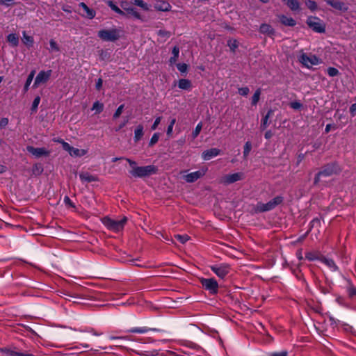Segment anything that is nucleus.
<instances>
[{
	"instance_id": "26",
	"label": "nucleus",
	"mask_w": 356,
	"mask_h": 356,
	"mask_svg": "<svg viewBox=\"0 0 356 356\" xmlns=\"http://www.w3.org/2000/svg\"><path fill=\"white\" fill-rule=\"evenodd\" d=\"M143 136V127L142 125H138L136 127L134 131V140L136 142L140 140Z\"/></svg>"
},
{
	"instance_id": "34",
	"label": "nucleus",
	"mask_w": 356,
	"mask_h": 356,
	"mask_svg": "<svg viewBox=\"0 0 356 356\" xmlns=\"http://www.w3.org/2000/svg\"><path fill=\"white\" fill-rule=\"evenodd\" d=\"M134 3L143 8L144 10H149V6L143 0H132Z\"/></svg>"
},
{
	"instance_id": "35",
	"label": "nucleus",
	"mask_w": 356,
	"mask_h": 356,
	"mask_svg": "<svg viewBox=\"0 0 356 356\" xmlns=\"http://www.w3.org/2000/svg\"><path fill=\"white\" fill-rule=\"evenodd\" d=\"M49 51L51 52H58L60 51V48L56 42L54 40H51L49 41Z\"/></svg>"
},
{
	"instance_id": "60",
	"label": "nucleus",
	"mask_w": 356,
	"mask_h": 356,
	"mask_svg": "<svg viewBox=\"0 0 356 356\" xmlns=\"http://www.w3.org/2000/svg\"><path fill=\"white\" fill-rule=\"evenodd\" d=\"M13 3V0H0V4L10 6Z\"/></svg>"
},
{
	"instance_id": "51",
	"label": "nucleus",
	"mask_w": 356,
	"mask_h": 356,
	"mask_svg": "<svg viewBox=\"0 0 356 356\" xmlns=\"http://www.w3.org/2000/svg\"><path fill=\"white\" fill-rule=\"evenodd\" d=\"M60 144L62 145L63 149L70 153L72 147L70 146L69 143L65 142L63 140H60Z\"/></svg>"
},
{
	"instance_id": "32",
	"label": "nucleus",
	"mask_w": 356,
	"mask_h": 356,
	"mask_svg": "<svg viewBox=\"0 0 356 356\" xmlns=\"http://www.w3.org/2000/svg\"><path fill=\"white\" fill-rule=\"evenodd\" d=\"M34 76H35V71L33 70L30 74L28 76V78L26 79V81L25 83V85H24V90L25 92H26L29 89V87L30 86V84L31 83L33 78H34Z\"/></svg>"
},
{
	"instance_id": "23",
	"label": "nucleus",
	"mask_w": 356,
	"mask_h": 356,
	"mask_svg": "<svg viewBox=\"0 0 356 356\" xmlns=\"http://www.w3.org/2000/svg\"><path fill=\"white\" fill-rule=\"evenodd\" d=\"M285 3L293 11L298 10L300 9V3L296 0H284Z\"/></svg>"
},
{
	"instance_id": "53",
	"label": "nucleus",
	"mask_w": 356,
	"mask_h": 356,
	"mask_svg": "<svg viewBox=\"0 0 356 356\" xmlns=\"http://www.w3.org/2000/svg\"><path fill=\"white\" fill-rule=\"evenodd\" d=\"M250 90L248 87H243L238 88V93L242 96H246L248 95Z\"/></svg>"
},
{
	"instance_id": "41",
	"label": "nucleus",
	"mask_w": 356,
	"mask_h": 356,
	"mask_svg": "<svg viewBox=\"0 0 356 356\" xmlns=\"http://www.w3.org/2000/svg\"><path fill=\"white\" fill-rule=\"evenodd\" d=\"M202 128V122H200L197 124L195 129L192 132V137L193 139L196 138L197 136L200 134L201 130Z\"/></svg>"
},
{
	"instance_id": "29",
	"label": "nucleus",
	"mask_w": 356,
	"mask_h": 356,
	"mask_svg": "<svg viewBox=\"0 0 356 356\" xmlns=\"http://www.w3.org/2000/svg\"><path fill=\"white\" fill-rule=\"evenodd\" d=\"M259 30L261 33L265 34H271L273 33V28L271 26L266 24H261Z\"/></svg>"
},
{
	"instance_id": "15",
	"label": "nucleus",
	"mask_w": 356,
	"mask_h": 356,
	"mask_svg": "<svg viewBox=\"0 0 356 356\" xmlns=\"http://www.w3.org/2000/svg\"><path fill=\"white\" fill-rule=\"evenodd\" d=\"M27 151L37 158L49 155V152L43 147L35 148L32 146H28Z\"/></svg>"
},
{
	"instance_id": "8",
	"label": "nucleus",
	"mask_w": 356,
	"mask_h": 356,
	"mask_svg": "<svg viewBox=\"0 0 356 356\" xmlns=\"http://www.w3.org/2000/svg\"><path fill=\"white\" fill-rule=\"evenodd\" d=\"M307 25L317 33H323L325 26L323 21L316 17H309L307 19Z\"/></svg>"
},
{
	"instance_id": "52",
	"label": "nucleus",
	"mask_w": 356,
	"mask_h": 356,
	"mask_svg": "<svg viewBox=\"0 0 356 356\" xmlns=\"http://www.w3.org/2000/svg\"><path fill=\"white\" fill-rule=\"evenodd\" d=\"M290 106L293 109L298 110L302 106V104L300 102H293L290 103Z\"/></svg>"
},
{
	"instance_id": "13",
	"label": "nucleus",
	"mask_w": 356,
	"mask_h": 356,
	"mask_svg": "<svg viewBox=\"0 0 356 356\" xmlns=\"http://www.w3.org/2000/svg\"><path fill=\"white\" fill-rule=\"evenodd\" d=\"M327 4L332 6L336 10L341 13L346 12L348 9V6L344 2L340 0H324Z\"/></svg>"
},
{
	"instance_id": "16",
	"label": "nucleus",
	"mask_w": 356,
	"mask_h": 356,
	"mask_svg": "<svg viewBox=\"0 0 356 356\" xmlns=\"http://www.w3.org/2000/svg\"><path fill=\"white\" fill-rule=\"evenodd\" d=\"M280 22L287 26H294L296 24V22L291 17L286 16L284 15H280L278 16Z\"/></svg>"
},
{
	"instance_id": "12",
	"label": "nucleus",
	"mask_w": 356,
	"mask_h": 356,
	"mask_svg": "<svg viewBox=\"0 0 356 356\" xmlns=\"http://www.w3.org/2000/svg\"><path fill=\"white\" fill-rule=\"evenodd\" d=\"M51 70L40 71L35 77V81L33 83V87L37 88L40 84L46 83L49 80V79L51 76Z\"/></svg>"
},
{
	"instance_id": "36",
	"label": "nucleus",
	"mask_w": 356,
	"mask_h": 356,
	"mask_svg": "<svg viewBox=\"0 0 356 356\" xmlns=\"http://www.w3.org/2000/svg\"><path fill=\"white\" fill-rule=\"evenodd\" d=\"M347 292L350 297L356 296V288L349 281H348V285L347 286Z\"/></svg>"
},
{
	"instance_id": "55",
	"label": "nucleus",
	"mask_w": 356,
	"mask_h": 356,
	"mask_svg": "<svg viewBox=\"0 0 356 356\" xmlns=\"http://www.w3.org/2000/svg\"><path fill=\"white\" fill-rule=\"evenodd\" d=\"M8 124V119L6 118H1L0 120V128H4Z\"/></svg>"
},
{
	"instance_id": "62",
	"label": "nucleus",
	"mask_w": 356,
	"mask_h": 356,
	"mask_svg": "<svg viewBox=\"0 0 356 356\" xmlns=\"http://www.w3.org/2000/svg\"><path fill=\"white\" fill-rule=\"evenodd\" d=\"M64 202H65V203L67 205L72 206V201L70 200V199L69 198V197L65 196V197H64Z\"/></svg>"
},
{
	"instance_id": "14",
	"label": "nucleus",
	"mask_w": 356,
	"mask_h": 356,
	"mask_svg": "<svg viewBox=\"0 0 356 356\" xmlns=\"http://www.w3.org/2000/svg\"><path fill=\"white\" fill-rule=\"evenodd\" d=\"M221 151L218 148H211L204 151L202 153V158L204 161H209L213 157H216L220 154Z\"/></svg>"
},
{
	"instance_id": "57",
	"label": "nucleus",
	"mask_w": 356,
	"mask_h": 356,
	"mask_svg": "<svg viewBox=\"0 0 356 356\" xmlns=\"http://www.w3.org/2000/svg\"><path fill=\"white\" fill-rule=\"evenodd\" d=\"M287 355H288V353L286 351H281V352H278V353H272L269 356H287Z\"/></svg>"
},
{
	"instance_id": "44",
	"label": "nucleus",
	"mask_w": 356,
	"mask_h": 356,
	"mask_svg": "<svg viewBox=\"0 0 356 356\" xmlns=\"http://www.w3.org/2000/svg\"><path fill=\"white\" fill-rule=\"evenodd\" d=\"M158 35L159 37H161L162 39H163L164 40H165L167 38H168L170 36V33L165 30H159L158 31Z\"/></svg>"
},
{
	"instance_id": "61",
	"label": "nucleus",
	"mask_w": 356,
	"mask_h": 356,
	"mask_svg": "<svg viewBox=\"0 0 356 356\" xmlns=\"http://www.w3.org/2000/svg\"><path fill=\"white\" fill-rule=\"evenodd\" d=\"M103 81L102 79H99L96 83V88L100 90L102 86Z\"/></svg>"
},
{
	"instance_id": "48",
	"label": "nucleus",
	"mask_w": 356,
	"mask_h": 356,
	"mask_svg": "<svg viewBox=\"0 0 356 356\" xmlns=\"http://www.w3.org/2000/svg\"><path fill=\"white\" fill-rule=\"evenodd\" d=\"M177 67L178 70L182 73H185L188 69V65L185 63H178Z\"/></svg>"
},
{
	"instance_id": "10",
	"label": "nucleus",
	"mask_w": 356,
	"mask_h": 356,
	"mask_svg": "<svg viewBox=\"0 0 356 356\" xmlns=\"http://www.w3.org/2000/svg\"><path fill=\"white\" fill-rule=\"evenodd\" d=\"M244 178V173L236 172L228 174L221 178L220 182L224 184H230L238 181L242 180Z\"/></svg>"
},
{
	"instance_id": "50",
	"label": "nucleus",
	"mask_w": 356,
	"mask_h": 356,
	"mask_svg": "<svg viewBox=\"0 0 356 356\" xmlns=\"http://www.w3.org/2000/svg\"><path fill=\"white\" fill-rule=\"evenodd\" d=\"M159 138V134L155 133L153 134V136L151 138V140L149 141V145H153L155 143H156Z\"/></svg>"
},
{
	"instance_id": "11",
	"label": "nucleus",
	"mask_w": 356,
	"mask_h": 356,
	"mask_svg": "<svg viewBox=\"0 0 356 356\" xmlns=\"http://www.w3.org/2000/svg\"><path fill=\"white\" fill-rule=\"evenodd\" d=\"M207 168H202L200 170L192 172L184 175V179L188 183H193L202 177L207 172Z\"/></svg>"
},
{
	"instance_id": "21",
	"label": "nucleus",
	"mask_w": 356,
	"mask_h": 356,
	"mask_svg": "<svg viewBox=\"0 0 356 356\" xmlns=\"http://www.w3.org/2000/svg\"><path fill=\"white\" fill-rule=\"evenodd\" d=\"M86 153L87 151L86 149L74 148L72 147L69 154L71 156L81 157L86 155Z\"/></svg>"
},
{
	"instance_id": "45",
	"label": "nucleus",
	"mask_w": 356,
	"mask_h": 356,
	"mask_svg": "<svg viewBox=\"0 0 356 356\" xmlns=\"http://www.w3.org/2000/svg\"><path fill=\"white\" fill-rule=\"evenodd\" d=\"M40 102V97L39 96L36 97L32 104L31 110L33 112H35L37 111L38 106Z\"/></svg>"
},
{
	"instance_id": "59",
	"label": "nucleus",
	"mask_w": 356,
	"mask_h": 356,
	"mask_svg": "<svg viewBox=\"0 0 356 356\" xmlns=\"http://www.w3.org/2000/svg\"><path fill=\"white\" fill-rule=\"evenodd\" d=\"M8 354L10 356H22V353L10 350L8 352Z\"/></svg>"
},
{
	"instance_id": "63",
	"label": "nucleus",
	"mask_w": 356,
	"mask_h": 356,
	"mask_svg": "<svg viewBox=\"0 0 356 356\" xmlns=\"http://www.w3.org/2000/svg\"><path fill=\"white\" fill-rule=\"evenodd\" d=\"M272 136H273V134L270 131H268L265 134V138L266 139L270 138L272 137Z\"/></svg>"
},
{
	"instance_id": "46",
	"label": "nucleus",
	"mask_w": 356,
	"mask_h": 356,
	"mask_svg": "<svg viewBox=\"0 0 356 356\" xmlns=\"http://www.w3.org/2000/svg\"><path fill=\"white\" fill-rule=\"evenodd\" d=\"M327 73L330 76H335L339 74V70L334 67H328L327 70Z\"/></svg>"
},
{
	"instance_id": "1",
	"label": "nucleus",
	"mask_w": 356,
	"mask_h": 356,
	"mask_svg": "<svg viewBox=\"0 0 356 356\" xmlns=\"http://www.w3.org/2000/svg\"><path fill=\"white\" fill-rule=\"evenodd\" d=\"M131 167V175L134 177H144L154 174L156 168L154 165L136 166V163L129 159H126Z\"/></svg>"
},
{
	"instance_id": "30",
	"label": "nucleus",
	"mask_w": 356,
	"mask_h": 356,
	"mask_svg": "<svg viewBox=\"0 0 356 356\" xmlns=\"http://www.w3.org/2000/svg\"><path fill=\"white\" fill-rule=\"evenodd\" d=\"M92 110L95 111V113H100L104 110V104L97 101L93 104Z\"/></svg>"
},
{
	"instance_id": "18",
	"label": "nucleus",
	"mask_w": 356,
	"mask_h": 356,
	"mask_svg": "<svg viewBox=\"0 0 356 356\" xmlns=\"http://www.w3.org/2000/svg\"><path fill=\"white\" fill-rule=\"evenodd\" d=\"M79 7H81L85 13L84 14H83V16L89 19H92L95 17V12L93 10L89 8L86 3L83 2L80 3Z\"/></svg>"
},
{
	"instance_id": "54",
	"label": "nucleus",
	"mask_w": 356,
	"mask_h": 356,
	"mask_svg": "<svg viewBox=\"0 0 356 356\" xmlns=\"http://www.w3.org/2000/svg\"><path fill=\"white\" fill-rule=\"evenodd\" d=\"M161 118H161V116H159V117H158V118H156V120H155V121H154V124H152V127H151V129H152V130H155V129L157 128L158 125H159V123L161 122Z\"/></svg>"
},
{
	"instance_id": "37",
	"label": "nucleus",
	"mask_w": 356,
	"mask_h": 356,
	"mask_svg": "<svg viewBox=\"0 0 356 356\" xmlns=\"http://www.w3.org/2000/svg\"><path fill=\"white\" fill-rule=\"evenodd\" d=\"M252 149V144L250 141H247L244 145L243 156L246 158Z\"/></svg>"
},
{
	"instance_id": "64",
	"label": "nucleus",
	"mask_w": 356,
	"mask_h": 356,
	"mask_svg": "<svg viewBox=\"0 0 356 356\" xmlns=\"http://www.w3.org/2000/svg\"><path fill=\"white\" fill-rule=\"evenodd\" d=\"M332 127V125L331 124H327L325 127V131L326 133H328L331 130Z\"/></svg>"
},
{
	"instance_id": "49",
	"label": "nucleus",
	"mask_w": 356,
	"mask_h": 356,
	"mask_svg": "<svg viewBox=\"0 0 356 356\" xmlns=\"http://www.w3.org/2000/svg\"><path fill=\"white\" fill-rule=\"evenodd\" d=\"M127 11L129 14L133 15L134 17H136L137 19H140V14L136 10H135L134 8H129L127 9Z\"/></svg>"
},
{
	"instance_id": "17",
	"label": "nucleus",
	"mask_w": 356,
	"mask_h": 356,
	"mask_svg": "<svg viewBox=\"0 0 356 356\" xmlns=\"http://www.w3.org/2000/svg\"><path fill=\"white\" fill-rule=\"evenodd\" d=\"M154 8L156 10L159 11H168L171 6L169 3L164 1H157L154 4Z\"/></svg>"
},
{
	"instance_id": "40",
	"label": "nucleus",
	"mask_w": 356,
	"mask_h": 356,
	"mask_svg": "<svg viewBox=\"0 0 356 356\" xmlns=\"http://www.w3.org/2000/svg\"><path fill=\"white\" fill-rule=\"evenodd\" d=\"M260 95H261L260 89L257 90L252 97V105H256L258 103L259 98H260Z\"/></svg>"
},
{
	"instance_id": "33",
	"label": "nucleus",
	"mask_w": 356,
	"mask_h": 356,
	"mask_svg": "<svg viewBox=\"0 0 356 356\" xmlns=\"http://www.w3.org/2000/svg\"><path fill=\"white\" fill-rule=\"evenodd\" d=\"M150 329L146 327H134L129 330H128L129 332H133V333H140L143 334L147 332Z\"/></svg>"
},
{
	"instance_id": "22",
	"label": "nucleus",
	"mask_w": 356,
	"mask_h": 356,
	"mask_svg": "<svg viewBox=\"0 0 356 356\" xmlns=\"http://www.w3.org/2000/svg\"><path fill=\"white\" fill-rule=\"evenodd\" d=\"M22 40L23 43L28 47H32L34 42L33 38L31 35H26L25 31H23L22 33Z\"/></svg>"
},
{
	"instance_id": "19",
	"label": "nucleus",
	"mask_w": 356,
	"mask_h": 356,
	"mask_svg": "<svg viewBox=\"0 0 356 356\" xmlns=\"http://www.w3.org/2000/svg\"><path fill=\"white\" fill-rule=\"evenodd\" d=\"M178 87L182 90H190L192 88V83L188 79H181L178 81Z\"/></svg>"
},
{
	"instance_id": "20",
	"label": "nucleus",
	"mask_w": 356,
	"mask_h": 356,
	"mask_svg": "<svg viewBox=\"0 0 356 356\" xmlns=\"http://www.w3.org/2000/svg\"><path fill=\"white\" fill-rule=\"evenodd\" d=\"M321 261L324 263L331 270L336 271L338 270L337 266L335 264L332 259L323 257L321 258Z\"/></svg>"
},
{
	"instance_id": "42",
	"label": "nucleus",
	"mask_w": 356,
	"mask_h": 356,
	"mask_svg": "<svg viewBox=\"0 0 356 356\" xmlns=\"http://www.w3.org/2000/svg\"><path fill=\"white\" fill-rule=\"evenodd\" d=\"M175 122H176V119L175 118L171 119L170 124L168 125V129H167V131H166L167 132V135L169 137L172 136V131H173V127H174Z\"/></svg>"
},
{
	"instance_id": "39",
	"label": "nucleus",
	"mask_w": 356,
	"mask_h": 356,
	"mask_svg": "<svg viewBox=\"0 0 356 356\" xmlns=\"http://www.w3.org/2000/svg\"><path fill=\"white\" fill-rule=\"evenodd\" d=\"M271 113H272L271 111H268V113L266 115V116L261 120V128L263 130L265 129L268 126V121L270 116Z\"/></svg>"
},
{
	"instance_id": "5",
	"label": "nucleus",
	"mask_w": 356,
	"mask_h": 356,
	"mask_svg": "<svg viewBox=\"0 0 356 356\" xmlns=\"http://www.w3.org/2000/svg\"><path fill=\"white\" fill-rule=\"evenodd\" d=\"M98 36L104 41L113 42L120 38L119 31L117 29H103L98 32Z\"/></svg>"
},
{
	"instance_id": "4",
	"label": "nucleus",
	"mask_w": 356,
	"mask_h": 356,
	"mask_svg": "<svg viewBox=\"0 0 356 356\" xmlns=\"http://www.w3.org/2000/svg\"><path fill=\"white\" fill-rule=\"evenodd\" d=\"M282 202V197L278 196L270 200L267 203L258 202L256 206V211L259 212L270 211L280 204Z\"/></svg>"
},
{
	"instance_id": "9",
	"label": "nucleus",
	"mask_w": 356,
	"mask_h": 356,
	"mask_svg": "<svg viewBox=\"0 0 356 356\" xmlns=\"http://www.w3.org/2000/svg\"><path fill=\"white\" fill-rule=\"evenodd\" d=\"M211 270L220 278L223 279L230 271V266L227 264L211 266Z\"/></svg>"
},
{
	"instance_id": "47",
	"label": "nucleus",
	"mask_w": 356,
	"mask_h": 356,
	"mask_svg": "<svg viewBox=\"0 0 356 356\" xmlns=\"http://www.w3.org/2000/svg\"><path fill=\"white\" fill-rule=\"evenodd\" d=\"M124 109V105H120L117 110L115 111V113L113 114V118L117 119L120 117V115L122 113Z\"/></svg>"
},
{
	"instance_id": "3",
	"label": "nucleus",
	"mask_w": 356,
	"mask_h": 356,
	"mask_svg": "<svg viewBox=\"0 0 356 356\" xmlns=\"http://www.w3.org/2000/svg\"><path fill=\"white\" fill-rule=\"evenodd\" d=\"M298 60L303 65L308 68L321 63V60L315 55L304 52L300 53Z\"/></svg>"
},
{
	"instance_id": "31",
	"label": "nucleus",
	"mask_w": 356,
	"mask_h": 356,
	"mask_svg": "<svg viewBox=\"0 0 356 356\" xmlns=\"http://www.w3.org/2000/svg\"><path fill=\"white\" fill-rule=\"evenodd\" d=\"M238 42L235 39H229L227 41V45L229 47L230 50L233 52H234L235 50L238 48Z\"/></svg>"
},
{
	"instance_id": "7",
	"label": "nucleus",
	"mask_w": 356,
	"mask_h": 356,
	"mask_svg": "<svg viewBox=\"0 0 356 356\" xmlns=\"http://www.w3.org/2000/svg\"><path fill=\"white\" fill-rule=\"evenodd\" d=\"M339 166L335 163H332L326 165L323 170L321 172H319L316 177H315V183H318L320 180L321 177H328L331 176L334 174H337L338 172H339Z\"/></svg>"
},
{
	"instance_id": "28",
	"label": "nucleus",
	"mask_w": 356,
	"mask_h": 356,
	"mask_svg": "<svg viewBox=\"0 0 356 356\" xmlns=\"http://www.w3.org/2000/svg\"><path fill=\"white\" fill-rule=\"evenodd\" d=\"M321 257H320L318 253L316 252H309L305 254V258L309 261H314L316 259L321 260Z\"/></svg>"
},
{
	"instance_id": "24",
	"label": "nucleus",
	"mask_w": 356,
	"mask_h": 356,
	"mask_svg": "<svg viewBox=\"0 0 356 356\" xmlns=\"http://www.w3.org/2000/svg\"><path fill=\"white\" fill-rule=\"evenodd\" d=\"M7 40L13 47H17L19 44V37L15 33L9 34L7 36Z\"/></svg>"
},
{
	"instance_id": "38",
	"label": "nucleus",
	"mask_w": 356,
	"mask_h": 356,
	"mask_svg": "<svg viewBox=\"0 0 356 356\" xmlns=\"http://www.w3.org/2000/svg\"><path fill=\"white\" fill-rule=\"evenodd\" d=\"M305 5L312 11L316 10L318 8L316 3L312 0L305 1Z\"/></svg>"
},
{
	"instance_id": "25",
	"label": "nucleus",
	"mask_w": 356,
	"mask_h": 356,
	"mask_svg": "<svg viewBox=\"0 0 356 356\" xmlns=\"http://www.w3.org/2000/svg\"><path fill=\"white\" fill-rule=\"evenodd\" d=\"M81 180L83 182H91L96 180L94 176L91 175L88 172H81L79 175Z\"/></svg>"
},
{
	"instance_id": "27",
	"label": "nucleus",
	"mask_w": 356,
	"mask_h": 356,
	"mask_svg": "<svg viewBox=\"0 0 356 356\" xmlns=\"http://www.w3.org/2000/svg\"><path fill=\"white\" fill-rule=\"evenodd\" d=\"M172 56L170 58V63L171 65L175 63L177 60L179 54V49L177 47H175L172 49Z\"/></svg>"
},
{
	"instance_id": "2",
	"label": "nucleus",
	"mask_w": 356,
	"mask_h": 356,
	"mask_svg": "<svg viewBox=\"0 0 356 356\" xmlns=\"http://www.w3.org/2000/svg\"><path fill=\"white\" fill-rule=\"evenodd\" d=\"M127 221V218L124 216L116 219H112L108 217H105L102 219L103 224L108 229L115 232L121 231L124 228Z\"/></svg>"
},
{
	"instance_id": "58",
	"label": "nucleus",
	"mask_w": 356,
	"mask_h": 356,
	"mask_svg": "<svg viewBox=\"0 0 356 356\" xmlns=\"http://www.w3.org/2000/svg\"><path fill=\"white\" fill-rule=\"evenodd\" d=\"M350 113L352 116H355L356 114V104H353L351 105L350 108Z\"/></svg>"
},
{
	"instance_id": "6",
	"label": "nucleus",
	"mask_w": 356,
	"mask_h": 356,
	"mask_svg": "<svg viewBox=\"0 0 356 356\" xmlns=\"http://www.w3.org/2000/svg\"><path fill=\"white\" fill-rule=\"evenodd\" d=\"M200 283L205 290L211 294H216L218 291V284L214 278H201Z\"/></svg>"
},
{
	"instance_id": "43",
	"label": "nucleus",
	"mask_w": 356,
	"mask_h": 356,
	"mask_svg": "<svg viewBox=\"0 0 356 356\" xmlns=\"http://www.w3.org/2000/svg\"><path fill=\"white\" fill-rule=\"evenodd\" d=\"M175 238L178 240L181 243L184 244L189 240V236L186 234L179 235L177 234Z\"/></svg>"
},
{
	"instance_id": "56",
	"label": "nucleus",
	"mask_w": 356,
	"mask_h": 356,
	"mask_svg": "<svg viewBox=\"0 0 356 356\" xmlns=\"http://www.w3.org/2000/svg\"><path fill=\"white\" fill-rule=\"evenodd\" d=\"M107 3H108V6H109V7H110V8H111L113 11H115V13H116L118 10H119V9H120V8H119L117 6H115V4H114L111 1H108L107 2Z\"/></svg>"
}]
</instances>
